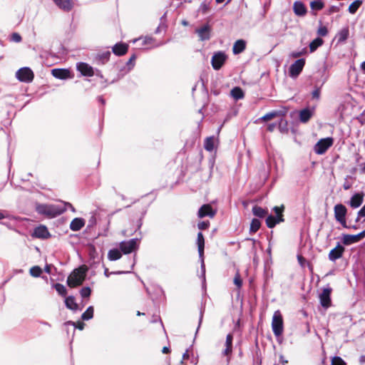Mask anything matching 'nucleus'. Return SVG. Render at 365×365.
<instances>
[{
    "label": "nucleus",
    "mask_w": 365,
    "mask_h": 365,
    "mask_svg": "<svg viewBox=\"0 0 365 365\" xmlns=\"http://www.w3.org/2000/svg\"><path fill=\"white\" fill-rule=\"evenodd\" d=\"M87 271L88 267L86 265H82L75 269L67 279L68 286L71 288H74L81 285L86 278Z\"/></svg>",
    "instance_id": "obj_1"
},
{
    "label": "nucleus",
    "mask_w": 365,
    "mask_h": 365,
    "mask_svg": "<svg viewBox=\"0 0 365 365\" xmlns=\"http://www.w3.org/2000/svg\"><path fill=\"white\" fill-rule=\"evenodd\" d=\"M66 210L65 207H60L59 205H38L36 206V210L38 213L44 215L48 217L53 218L61 213Z\"/></svg>",
    "instance_id": "obj_2"
},
{
    "label": "nucleus",
    "mask_w": 365,
    "mask_h": 365,
    "mask_svg": "<svg viewBox=\"0 0 365 365\" xmlns=\"http://www.w3.org/2000/svg\"><path fill=\"white\" fill-rule=\"evenodd\" d=\"M284 210V205L282 206H276L273 208L274 213L276 214V217L269 215L266 219V224L268 227L272 228L277 224L284 222L283 217V212Z\"/></svg>",
    "instance_id": "obj_3"
},
{
    "label": "nucleus",
    "mask_w": 365,
    "mask_h": 365,
    "mask_svg": "<svg viewBox=\"0 0 365 365\" xmlns=\"http://www.w3.org/2000/svg\"><path fill=\"white\" fill-rule=\"evenodd\" d=\"M272 327L274 334L279 336L283 331V319L279 311L274 312L272 321Z\"/></svg>",
    "instance_id": "obj_4"
},
{
    "label": "nucleus",
    "mask_w": 365,
    "mask_h": 365,
    "mask_svg": "<svg viewBox=\"0 0 365 365\" xmlns=\"http://www.w3.org/2000/svg\"><path fill=\"white\" fill-rule=\"evenodd\" d=\"M16 77L21 82L29 83L33 81L34 75L31 68L24 67L17 71Z\"/></svg>",
    "instance_id": "obj_5"
},
{
    "label": "nucleus",
    "mask_w": 365,
    "mask_h": 365,
    "mask_svg": "<svg viewBox=\"0 0 365 365\" xmlns=\"http://www.w3.org/2000/svg\"><path fill=\"white\" fill-rule=\"evenodd\" d=\"M333 139L331 138H326L319 140L314 146V151L319 155L324 153L327 150L330 148L333 144Z\"/></svg>",
    "instance_id": "obj_6"
},
{
    "label": "nucleus",
    "mask_w": 365,
    "mask_h": 365,
    "mask_svg": "<svg viewBox=\"0 0 365 365\" xmlns=\"http://www.w3.org/2000/svg\"><path fill=\"white\" fill-rule=\"evenodd\" d=\"M365 237V231H362L357 235L344 234L341 236V241L344 245H350L357 243Z\"/></svg>",
    "instance_id": "obj_7"
},
{
    "label": "nucleus",
    "mask_w": 365,
    "mask_h": 365,
    "mask_svg": "<svg viewBox=\"0 0 365 365\" xmlns=\"http://www.w3.org/2000/svg\"><path fill=\"white\" fill-rule=\"evenodd\" d=\"M346 208L341 204H338L334 207V216L336 220L344 227H346Z\"/></svg>",
    "instance_id": "obj_8"
},
{
    "label": "nucleus",
    "mask_w": 365,
    "mask_h": 365,
    "mask_svg": "<svg viewBox=\"0 0 365 365\" xmlns=\"http://www.w3.org/2000/svg\"><path fill=\"white\" fill-rule=\"evenodd\" d=\"M305 64L304 59L296 61L289 68V75L293 78H296L302 71Z\"/></svg>",
    "instance_id": "obj_9"
},
{
    "label": "nucleus",
    "mask_w": 365,
    "mask_h": 365,
    "mask_svg": "<svg viewBox=\"0 0 365 365\" xmlns=\"http://www.w3.org/2000/svg\"><path fill=\"white\" fill-rule=\"evenodd\" d=\"M226 56L223 53L219 52L215 53L212 58V65L214 69L218 70L224 64Z\"/></svg>",
    "instance_id": "obj_10"
},
{
    "label": "nucleus",
    "mask_w": 365,
    "mask_h": 365,
    "mask_svg": "<svg viewBox=\"0 0 365 365\" xmlns=\"http://www.w3.org/2000/svg\"><path fill=\"white\" fill-rule=\"evenodd\" d=\"M52 75L59 79H66L72 78L71 72L68 69L65 68H54L51 71Z\"/></svg>",
    "instance_id": "obj_11"
},
{
    "label": "nucleus",
    "mask_w": 365,
    "mask_h": 365,
    "mask_svg": "<svg viewBox=\"0 0 365 365\" xmlns=\"http://www.w3.org/2000/svg\"><path fill=\"white\" fill-rule=\"evenodd\" d=\"M331 289H324L321 294L319 295L320 303L322 307L325 308H328L331 305Z\"/></svg>",
    "instance_id": "obj_12"
},
{
    "label": "nucleus",
    "mask_w": 365,
    "mask_h": 365,
    "mask_svg": "<svg viewBox=\"0 0 365 365\" xmlns=\"http://www.w3.org/2000/svg\"><path fill=\"white\" fill-rule=\"evenodd\" d=\"M136 247V241L134 240L123 242L120 244V248L124 254L130 253Z\"/></svg>",
    "instance_id": "obj_13"
},
{
    "label": "nucleus",
    "mask_w": 365,
    "mask_h": 365,
    "mask_svg": "<svg viewBox=\"0 0 365 365\" xmlns=\"http://www.w3.org/2000/svg\"><path fill=\"white\" fill-rule=\"evenodd\" d=\"M344 252V248L339 244L330 251L329 254V258L330 260L334 261L340 258L342 256Z\"/></svg>",
    "instance_id": "obj_14"
},
{
    "label": "nucleus",
    "mask_w": 365,
    "mask_h": 365,
    "mask_svg": "<svg viewBox=\"0 0 365 365\" xmlns=\"http://www.w3.org/2000/svg\"><path fill=\"white\" fill-rule=\"evenodd\" d=\"M77 68L83 76H92L93 75L92 67L87 63H80L78 64Z\"/></svg>",
    "instance_id": "obj_15"
},
{
    "label": "nucleus",
    "mask_w": 365,
    "mask_h": 365,
    "mask_svg": "<svg viewBox=\"0 0 365 365\" xmlns=\"http://www.w3.org/2000/svg\"><path fill=\"white\" fill-rule=\"evenodd\" d=\"M214 215L215 212L212 210V208L210 205H202L198 212V216L200 217H203L205 216L213 217Z\"/></svg>",
    "instance_id": "obj_16"
},
{
    "label": "nucleus",
    "mask_w": 365,
    "mask_h": 365,
    "mask_svg": "<svg viewBox=\"0 0 365 365\" xmlns=\"http://www.w3.org/2000/svg\"><path fill=\"white\" fill-rule=\"evenodd\" d=\"M364 195L362 193H356L354 195L350 200V206L353 208L359 207L363 202Z\"/></svg>",
    "instance_id": "obj_17"
},
{
    "label": "nucleus",
    "mask_w": 365,
    "mask_h": 365,
    "mask_svg": "<svg viewBox=\"0 0 365 365\" xmlns=\"http://www.w3.org/2000/svg\"><path fill=\"white\" fill-rule=\"evenodd\" d=\"M33 235L38 238H47L49 236V232L45 226L41 225L34 230Z\"/></svg>",
    "instance_id": "obj_18"
},
{
    "label": "nucleus",
    "mask_w": 365,
    "mask_h": 365,
    "mask_svg": "<svg viewBox=\"0 0 365 365\" xmlns=\"http://www.w3.org/2000/svg\"><path fill=\"white\" fill-rule=\"evenodd\" d=\"M128 45L125 43H120L115 44L113 48V51L118 56L124 55L128 51Z\"/></svg>",
    "instance_id": "obj_19"
},
{
    "label": "nucleus",
    "mask_w": 365,
    "mask_h": 365,
    "mask_svg": "<svg viewBox=\"0 0 365 365\" xmlns=\"http://www.w3.org/2000/svg\"><path fill=\"white\" fill-rule=\"evenodd\" d=\"M197 32L201 40H207L210 38V29L208 26H204L201 29L197 30Z\"/></svg>",
    "instance_id": "obj_20"
},
{
    "label": "nucleus",
    "mask_w": 365,
    "mask_h": 365,
    "mask_svg": "<svg viewBox=\"0 0 365 365\" xmlns=\"http://www.w3.org/2000/svg\"><path fill=\"white\" fill-rule=\"evenodd\" d=\"M85 225V222L81 218H75L71 223L70 227L73 231L79 230Z\"/></svg>",
    "instance_id": "obj_21"
},
{
    "label": "nucleus",
    "mask_w": 365,
    "mask_h": 365,
    "mask_svg": "<svg viewBox=\"0 0 365 365\" xmlns=\"http://www.w3.org/2000/svg\"><path fill=\"white\" fill-rule=\"evenodd\" d=\"M197 244L198 247L199 255L202 257L204 253L205 240L201 232L197 234Z\"/></svg>",
    "instance_id": "obj_22"
},
{
    "label": "nucleus",
    "mask_w": 365,
    "mask_h": 365,
    "mask_svg": "<svg viewBox=\"0 0 365 365\" xmlns=\"http://www.w3.org/2000/svg\"><path fill=\"white\" fill-rule=\"evenodd\" d=\"M313 110L309 109H304L299 113L300 120L303 123L307 122L312 116Z\"/></svg>",
    "instance_id": "obj_23"
},
{
    "label": "nucleus",
    "mask_w": 365,
    "mask_h": 365,
    "mask_svg": "<svg viewBox=\"0 0 365 365\" xmlns=\"http://www.w3.org/2000/svg\"><path fill=\"white\" fill-rule=\"evenodd\" d=\"M294 11L297 15H304L306 13V9L304 5L299 1L295 2L294 4Z\"/></svg>",
    "instance_id": "obj_24"
},
{
    "label": "nucleus",
    "mask_w": 365,
    "mask_h": 365,
    "mask_svg": "<svg viewBox=\"0 0 365 365\" xmlns=\"http://www.w3.org/2000/svg\"><path fill=\"white\" fill-rule=\"evenodd\" d=\"M56 4L63 9L69 10L73 6L71 0H53Z\"/></svg>",
    "instance_id": "obj_25"
},
{
    "label": "nucleus",
    "mask_w": 365,
    "mask_h": 365,
    "mask_svg": "<svg viewBox=\"0 0 365 365\" xmlns=\"http://www.w3.org/2000/svg\"><path fill=\"white\" fill-rule=\"evenodd\" d=\"M66 306L68 309L71 310H77L78 305L76 303L75 299L73 297H68L65 299Z\"/></svg>",
    "instance_id": "obj_26"
},
{
    "label": "nucleus",
    "mask_w": 365,
    "mask_h": 365,
    "mask_svg": "<svg viewBox=\"0 0 365 365\" xmlns=\"http://www.w3.org/2000/svg\"><path fill=\"white\" fill-rule=\"evenodd\" d=\"M349 34V29L344 28L342 29L338 34H337V38L339 42H344L345 41Z\"/></svg>",
    "instance_id": "obj_27"
},
{
    "label": "nucleus",
    "mask_w": 365,
    "mask_h": 365,
    "mask_svg": "<svg viewBox=\"0 0 365 365\" xmlns=\"http://www.w3.org/2000/svg\"><path fill=\"white\" fill-rule=\"evenodd\" d=\"M231 96L235 100H239L244 97V92L240 88L235 87L231 91Z\"/></svg>",
    "instance_id": "obj_28"
},
{
    "label": "nucleus",
    "mask_w": 365,
    "mask_h": 365,
    "mask_svg": "<svg viewBox=\"0 0 365 365\" xmlns=\"http://www.w3.org/2000/svg\"><path fill=\"white\" fill-rule=\"evenodd\" d=\"M245 48V43L242 40H238L235 42L233 46L234 53H239L242 52Z\"/></svg>",
    "instance_id": "obj_29"
},
{
    "label": "nucleus",
    "mask_w": 365,
    "mask_h": 365,
    "mask_svg": "<svg viewBox=\"0 0 365 365\" xmlns=\"http://www.w3.org/2000/svg\"><path fill=\"white\" fill-rule=\"evenodd\" d=\"M324 41L320 38H317L312 41L309 44V48L311 52H314L318 47L323 44Z\"/></svg>",
    "instance_id": "obj_30"
},
{
    "label": "nucleus",
    "mask_w": 365,
    "mask_h": 365,
    "mask_svg": "<svg viewBox=\"0 0 365 365\" xmlns=\"http://www.w3.org/2000/svg\"><path fill=\"white\" fill-rule=\"evenodd\" d=\"M252 212L257 217H264L267 214V210L260 207L255 206L252 208Z\"/></svg>",
    "instance_id": "obj_31"
},
{
    "label": "nucleus",
    "mask_w": 365,
    "mask_h": 365,
    "mask_svg": "<svg viewBox=\"0 0 365 365\" xmlns=\"http://www.w3.org/2000/svg\"><path fill=\"white\" fill-rule=\"evenodd\" d=\"M108 257L110 260H117L121 257V253L118 250L113 249L109 251Z\"/></svg>",
    "instance_id": "obj_32"
},
{
    "label": "nucleus",
    "mask_w": 365,
    "mask_h": 365,
    "mask_svg": "<svg viewBox=\"0 0 365 365\" xmlns=\"http://www.w3.org/2000/svg\"><path fill=\"white\" fill-rule=\"evenodd\" d=\"M361 4H362V1L360 0L354 1L349 6V11L352 14H354L357 11V9L359 8V6H361Z\"/></svg>",
    "instance_id": "obj_33"
},
{
    "label": "nucleus",
    "mask_w": 365,
    "mask_h": 365,
    "mask_svg": "<svg viewBox=\"0 0 365 365\" xmlns=\"http://www.w3.org/2000/svg\"><path fill=\"white\" fill-rule=\"evenodd\" d=\"M215 148V139L208 138L205 142V148L208 151H212Z\"/></svg>",
    "instance_id": "obj_34"
},
{
    "label": "nucleus",
    "mask_w": 365,
    "mask_h": 365,
    "mask_svg": "<svg viewBox=\"0 0 365 365\" xmlns=\"http://www.w3.org/2000/svg\"><path fill=\"white\" fill-rule=\"evenodd\" d=\"M93 317V307H89L86 312L82 314V319L83 320H88L92 319Z\"/></svg>",
    "instance_id": "obj_35"
},
{
    "label": "nucleus",
    "mask_w": 365,
    "mask_h": 365,
    "mask_svg": "<svg viewBox=\"0 0 365 365\" xmlns=\"http://www.w3.org/2000/svg\"><path fill=\"white\" fill-rule=\"evenodd\" d=\"M260 225L261 222H259V220L257 219H253L250 225V230L253 232H255L259 229Z\"/></svg>",
    "instance_id": "obj_36"
},
{
    "label": "nucleus",
    "mask_w": 365,
    "mask_h": 365,
    "mask_svg": "<svg viewBox=\"0 0 365 365\" xmlns=\"http://www.w3.org/2000/svg\"><path fill=\"white\" fill-rule=\"evenodd\" d=\"M232 336L231 334H228L226 339V346L227 349H225V354H228L231 352V346H232Z\"/></svg>",
    "instance_id": "obj_37"
},
{
    "label": "nucleus",
    "mask_w": 365,
    "mask_h": 365,
    "mask_svg": "<svg viewBox=\"0 0 365 365\" xmlns=\"http://www.w3.org/2000/svg\"><path fill=\"white\" fill-rule=\"evenodd\" d=\"M41 272H42L41 269L39 267H37V266L36 267H33L30 269V274L33 277H35L40 276Z\"/></svg>",
    "instance_id": "obj_38"
},
{
    "label": "nucleus",
    "mask_w": 365,
    "mask_h": 365,
    "mask_svg": "<svg viewBox=\"0 0 365 365\" xmlns=\"http://www.w3.org/2000/svg\"><path fill=\"white\" fill-rule=\"evenodd\" d=\"M331 365H346L345 361L339 356H334L331 359Z\"/></svg>",
    "instance_id": "obj_39"
},
{
    "label": "nucleus",
    "mask_w": 365,
    "mask_h": 365,
    "mask_svg": "<svg viewBox=\"0 0 365 365\" xmlns=\"http://www.w3.org/2000/svg\"><path fill=\"white\" fill-rule=\"evenodd\" d=\"M56 290L57 292L61 295H66V289L65 287L61 284H56L55 285Z\"/></svg>",
    "instance_id": "obj_40"
},
{
    "label": "nucleus",
    "mask_w": 365,
    "mask_h": 365,
    "mask_svg": "<svg viewBox=\"0 0 365 365\" xmlns=\"http://www.w3.org/2000/svg\"><path fill=\"white\" fill-rule=\"evenodd\" d=\"M323 3L321 1H314L311 3V7L314 9L320 10L323 8Z\"/></svg>",
    "instance_id": "obj_41"
},
{
    "label": "nucleus",
    "mask_w": 365,
    "mask_h": 365,
    "mask_svg": "<svg viewBox=\"0 0 365 365\" xmlns=\"http://www.w3.org/2000/svg\"><path fill=\"white\" fill-rule=\"evenodd\" d=\"M279 115V113L278 112H272V113H267L266 115H264L263 117H262V119L264 120V121H267V120H269Z\"/></svg>",
    "instance_id": "obj_42"
},
{
    "label": "nucleus",
    "mask_w": 365,
    "mask_h": 365,
    "mask_svg": "<svg viewBox=\"0 0 365 365\" xmlns=\"http://www.w3.org/2000/svg\"><path fill=\"white\" fill-rule=\"evenodd\" d=\"M80 292L83 297H88L91 295V290L89 287H83Z\"/></svg>",
    "instance_id": "obj_43"
},
{
    "label": "nucleus",
    "mask_w": 365,
    "mask_h": 365,
    "mask_svg": "<svg viewBox=\"0 0 365 365\" xmlns=\"http://www.w3.org/2000/svg\"><path fill=\"white\" fill-rule=\"evenodd\" d=\"M317 33L319 36H325L328 34V29L326 26H322L319 28Z\"/></svg>",
    "instance_id": "obj_44"
},
{
    "label": "nucleus",
    "mask_w": 365,
    "mask_h": 365,
    "mask_svg": "<svg viewBox=\"0 0 365 365\" xmlns=\"http://www.w3.org/2000/svg\"><path fill=\"white\" fill-rule=\"evenodd\" d=\"M234 283L238 287H240L242 286V279H241L239 274H237L235 275V277L234 278Z\"/></svg>",
    "instance_id": "obj_45"
},
{
    "label": "nucleus",
    "mask_w": 365,
    "mask_h": 365,
    "mask_svg": "<svg viewBox=\"0 0 365 365\" xmlns=\"http://www.w3.org/2000/svg\"><path fill=\"white\" fill-rule=\"evenodd\" d=\"M197 226L200 230H205L208 227L209 222H201L198 224Z\"/></svg>",
    "instance_id": "obj_46"
},
{
    "label": "nucleus",
    "mask_w": 365,
    "mask_h": 365,
    "mask_svg": "<svg viewBox=\"0 0 365 365\" xmlns=\"http://www.w3.org/2000/svg\"><path fill=\"white\" fill-rule=\"evenodd\" d=\"M11 39L15 42H19L21 40V37L19 34L14 33L11 36Z\"/></svg>",
    "instance_id": "obj_47"
},
{
    "label": "nucleus",
    "mask_w": 365,
    "mask_h": 365,
    "mask_svg": "<svg viewBox=\"0 0 365 365\" xmlns=\"http://www.w3.org/2000/svg\"><path fill=\"white\" fill-rule=\"evenodd\" d=\"M72 324L80 330L83 329L85 325L84 323L81 322H73Z\"/></svg>",
    "instance_id": "obj_48"
},
{
    "label": "nucleus",
    "mask_w": 365,
    "mask_h": 365,
    "mask_svg": "<svg viewBox=\"0 0 365 365\" xmlns=\"http://www.w3.org/2000/svg\"><path fill=\"white\" fill-rule=\"evenodd\" d=\"M320 96V91L319 90H315L312 92V97L314 98H319Z\"/></svg>",
    "instance_id": "obj_49"
},
{
    "label": "nucleus",
    "mask_w": 365,
    "mask_h": 365,
    "mask_svg": "<svg viewBox=\"0 0 365 365\" xmlns=\"http://www.w3.org/2000/svg\"><path fill=\"white\" fill-rule=\"evenodd\" d=\"M297 259H298V261H299V264L302 266H304V262H305V259L302 256H301V255H299L297 257Z\"/></svg>",
    "instance_id": "obj_50"
},
{
    "label": "nucleus",
    "mask_w": 365,
    "mask_h": 365,
    "mask_svg": "<svg viewBox=\"0 0 365 365\" xmlns=\"http://www.w3.org/2000/svg\"><path fill=\"white\" fill-rule=\"evenodd\" d=\"M359 214L361 215V216H365V205L363 206V207L360 210Z\"/></svg>",
    "instance_id": "obj_51"
},
{
    "label": "nucleus",
    "mask_w": 365,
    "mask_h": 365,
    "mask_svg": "<svg viewBox=\"0 0 365 365\" xmlns=\"http://www.w3.org/2000/svg\"><path fill=\"white\" fill-rule=\"evenodd\" d=\"M163 352L164 354H168V353L169 352V349H168V347H164V348L163 349Z\"/></svg>",
    "instance_id": "obj_52"
},
{
    "label": "nucleus",
    "mask_w": 365,
    "mask_h": 365,
    "mask_svg": "<svg viewBox=\"0 0 365 365\" xmlns=\"http://www.w3.org/2000/svg\"><path fill=\"white\" fill-rule=\"evenodd\" d=\"M361 68L364 71H365V61L361 63Z\"/></svg>",
    "instance_id": "obj_53"
},
{
    "label": "nucleus",
    "mask_w": 365,
    "mask_h": 365,
    "mask_svg": "<svg viewBox=\"0 0 365 365\" xmlns=\"http://www.w3.org/2000/svg\"><path fill=\"white\" fill-rule=\"evenodd\" d=\"M344 188L345 190H348V189H349V188H350V185H346V184H345V185H344Z\"/></svg>",
    "instance_id": "obj_54"
},
{
    "label": "nucleus",
    "mask_w": 365,
    "mask_h": 365,
    "mask_svg": "<svg viewBox=\"0 0 365 365\" xmlns=\"http://www.w3.org/2000/svg\"><path fill=\"white\" fill-rule=\"evenodd\" d=\"M4 217V215L3 214V212H0V220L3 219Z\"/></svg>",
    "instance_id": "obj_55"
},
{
    "label": "nucleus",
    "mask_w": 365,
    "mask_h": 365,
    "mask_svg": "<svg viewBox=\"0 0 365 365\" xmlns=\"http://www.w3.org/2000/svg\"><path fill=\"white\" fill-rule=\"evenodd\" d=\"M225 0H216L217 3H222Z\"/></svg>",
    "instance_id": "obj_56"
},
{
    "label": "nucleus",
    "mask_w": 365,
    "mask_h": 365,
    "mask_svg": "<svg viewBox=\"0 0 365 365\" xmlns=\"http://www.w3.org/2000/svg\"><path fill=\"white\" fill-rule=\"evenodd\" d=\"M67 205H68V206H71V204H66V203H65V204L63 205V207H66V206Z\"/></svg>",
    "instance_id": "obj_57"
},
{
    "label": "nucleus",
    "mask_w": 365,
    "mask_h": 365,
    "mask_svg": "<svg viewBox=\"0 0 365 365\" xmlns=\"http://www.w3.org/2000/svg\"><path fill=\"white\" fill-rule=\"evenodd\" d=\"M272 128H273V127H272V126H271V125L269 127V129L270 130H272Z\"/></svg>",
    "instance_id": "obj_58"
},
{
    "label": "nucleus",
    "mask_w": 365,
    "mask_h": 365,
    "mask_svg": "<svg viewBox=\"0 0 365 365\" xmlns=\"http://www.w3.org/2000/svg\"><path fill=\"white\" fill-rule=\"evenodd\" d=\"M141 314H141L140 312H138L137 315L140 316V315H141Z\"/></svg>",
    "instance_id": "obj_59"
}]
</instances>
